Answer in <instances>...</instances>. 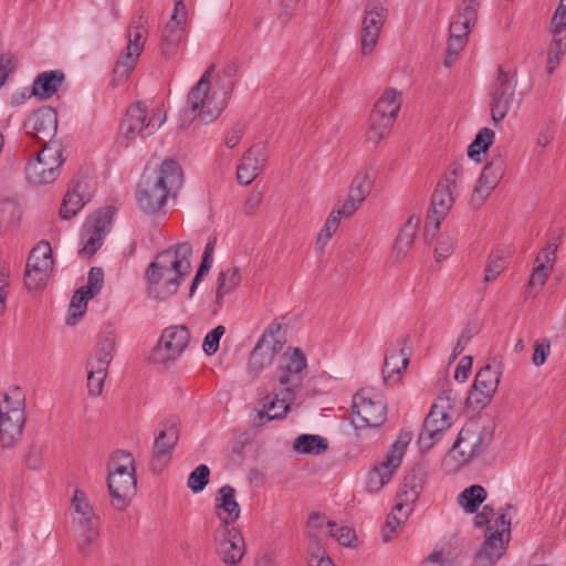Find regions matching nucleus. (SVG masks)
<instances>
[{"label": "nucleus", "mask_w": 566, "mask_h": 566, "mask_svg": "<svg viewBox=\"0 0 566 566\" xmlns=\"http://www.w3.org/2000/svg\"><path fill=\"white\" fill-rule=\"evenodd\" d=\"M191 254L192 248L188 242L159 252L145 273L148 297L165 301L176 294L184 279L190 273Z\"/></svg>", "instance_id": "nucleus-1"}, {"label": "nucleus", "mask_w": 566, "mask_h": 566, "mask_svg": "<svg viewBox=\"0 0 566 566\" xmlns=\"http://www.w3.org/2000/svg\"><path fill=\"white\" fill-rule=\"evenodd\" d=\"M184 185V170L174 158H166L155 176H143L137 185L136 200L145 213H156L169 197L176 198Z\"/></svg>", "instance_id": "nucleus-2"}, {"label": "nucleus", "mask_w": 566, "mask_h": 566, "mask_svg": "<svg viewBox=\"0 0 566 566\" xmlns=\"http://www.w3.org/2000/svg\"><path fill=\"white\" fill-rule=\"evenodd\" d=\"M107 486L115 510L124 511L136 493L135 464L129 452L116 451L107 464Z\"/></svg>", "instance_id": "nucleus-3"}, {"label": "nucleus", "mask_w": 566, "mask_h": 566, "mask_svg": "<svg viewBox=\"0 0 566 566\" xmlns=\"http://www.w3.org/2000/svg\"><path fill=\"white\" fill-rule=\"evenodd\" d=\"M25 399L19 387L4 395L0 403V446L14 449L23 436L25 424Z\"/></svg>", "instance_id": "nucleus-4"}, {"label": "nucleus", "mask_w": 566, "mask_h": 566, "mask_svg": "<svg viewBox=\"0 0 566 566\" xmlns=\"http://www.w3.org/2000/svg\"><path fill=\"white\" fill-rule=\"evenodd\" d=\"M214 69L216 65L210 64L187 95L191 118L198 117L203 124L217 119L227 105L226 93L217 98V92H210V78Z\"/></svg>", "instance_id": "nucleus-5"}, {"label": "nucleus", "mask_w": 566, "mask_h": 566, "mask_svg": "<svg viewBox=\"0 0 566 566\" xmlns=\"http://www.w3.org/2000/svg\"><path fill=\"white\" fill-rule=\"evenodd\" d=\"M214 69L216 65L210 64L187 95L191 118L198 117L203 124L217 119L227 105L226 93L217 98V92H210V78Z\"/></svg>", "instance_id": "nucleus-6"}, {"label": "nucleus", "mask_w": 566, "mask_h": 566, "mask_svg": "<svg viewBox=\"0 0 566 566\" xmlns=\"http://www.w3.org/2000/svg\"><path fill=\"white\" fill-rule=\"evenodd\" d=\"M214 69L216 65L210 64L187 95L191 118L198 117L203 124L217 119L227 105L226 93L217 98V92H210V78Z\"/></svg>", "instance_id": "nucleus-7"}, {"label": "nucleus", "mask_w": 566, "mask_h": 566, "mask_svg": "<svg viewBox=\"0 0 566 566\" xmlns=\"http://www.w3.org/2000/svg\"><path fill=\"white\" fill-rule=\"evenodd\" d=\"M164 120L165 117H161L159 108L151 109V115L149 116L145 103L136 102L130 105L119 125L120 136L125 139V146H129L137 137L145 138L153 135Z\"/></svg>", "instance_id": "nucleus-8"}, {"label": "nucleus", "mask_w": 566, "mask_h": 566, "mask_svg": "<svg viewBox=\"0 0 566 566\" xmlns=\"http://www.w3.org/2000/svg\"><path fill=\"white\" fill-rule=\"evenodd\" d=\"M147 20L143 13L135 14L128 25L127 46L119 55L113 70L114 81L124 82L134 70L138 57L140 56L147 35Z\"/></svg>", "instance_id": "nucleus-9"}, {"label": "nucleus", "mask_w": 566, "mask_h": 566, "mask_svg": "<svg viewBox=\"0 0 566 566\" xmlns=\"http://www.w3.org/2000/svg\"><path fill=\"white\" fill-rule=\"evenodd\" d=\"M400 106V93L394 88H387L376 102L370 113L369 128L366 134L368 142L377 144L384 137L388 136Z\"/></svg>", "instance_id": "nucleus-10"}, {"label": "nucleus", "mask_w": 566, "mask_h": 566, "mask_svg": "<svg viewBox=\"0 0 566 566\" xmlns=\"http://www.w3.org/2000/svg\"><path fill=\"white\" fill-rule=\"evenodd\" d=\"M504 363L499 356L488 359V363L479 369L473 386L467 397V406L483 409L492 400L503 374Z\"/></svg>", "instance_id": "nucleus-11"}, {"label": "nucleus", "mask_w": 566, "mask_h": 566, "mask_svg": "<svg viewBox=\"0 0 566 566\" xmlns=\"http://www.w3.org/2000/svg\"><path fill=\"white\" fill-rule=\"evenodd\" d=\"M517 81L502 66L497 67L490 92L491 117L494 124L500 123L509 113L515 96Z\"/></svg>", "instance_id": "nucleus-12"}, {"label": "nucleus", "mask_w": 566, "mask_h": 566, "mask_svg": "<svg viewBox=\"0 0 566 566\" xmlns=\"http://www.w3.org/2000/svg\"><path fill=\"white\" fill-rule=\"evenodd\" d=\"M63 160L61 158L60 145L42 146L34 159H31L25 167V175L29 182L33 185H45L54 181L59 176V168Z\"/></svg>", "instance_id": "nucleus-13"}, {"label": "nucleus", "mask_w": 566, "mask_h": 566, "mask_svg": "<svg viewBox=\"0 0 566 566\" xmlns=\"http://www.w3.org/2000/svg\"><path fill=\"white\" fill-rule=\"evenodd\" d=\"M306 367V356L298 347H289L280 357L277 379L290 397L302 388Z\"/></svg>", "instance_id": "nucleus-14"}, {"label": "nucleus", "mask_w": 566, "mask_h": 566, "mask_svg": "<svg viewBox=\"0 0 566 566\" xmlns=\"http://www.w3.org/2000/svg\"><path fill=\"white\" fill-rule=\"evenodd\" d=\"M411 354V339L407 334L388 344L381 370L386 386L398 384L402 371H405L409 365Z\"/></svg>", "instance_id": "nucleus-15"}, {"label": "nucleus", "mask_w": 566, "mask_h": 566, "mask_svg": "<svg viewBox=\"0 0 566 566\" xmlns=\"http://www.w3.org/2000/svg\"><path fill=\"white\" fill-rule=\"evenodd\" d=\"M189 340L190 334L187 326L177 325L165 328L150 354V360L156 364L176 360L188 347Z\"/></svg>", "instance_id": "nucleus-16"}, {"label": "nucleus", "mask_w": 566, "mask_h": 566, "mask_svg": "<svg viewBox=\"0 0 566 566\" xmlns=\"http://www.w3.org/2000/svg\"><path fill=\"white\" fill-rule=\"evenodd\" d=\"M352 410L361 421V427L378 428L387 419V405L380 395L360 389L353 398Z\"/></svg>", "instance_id": "nucleus-17"}, {"label": "nucleus", "mask_w": 566, "mask_h": 566, "mask_svg": "<svg viewBox=\"0 0 566 566\" xmlns=\"http://www.w3.org/2000/svg\"><path fill=\"white\" fill-rule=\"evenodd\" d=\"M23 127L42 146L59 145L53 140L57 130V113L53 107L42 106L33 111L24 120Z\"/></svg>", "instance_id": "nucleus-18"}, {"label": "nucleus", "mask_w": 566, "mask_h": 566, "mask_svg": "<svg viewBox=\"0 0 566 566\" xmlns=\"http://www.w3.org/2000/svg\"><path fill=\"white\" fill-rule=\"evenodd\" d=\"M388 9L380 0H367L361 25V54L368 55L378 43Z\"/></svg>", "instance_id": "nucleus-19"}, {"label": "nucleus", "mask_w": 566, "mask_h": 566, "mask_svg": "<svg viewBox=\"0 0 566 566\" xmlns=\"http://www.w3.org/2000/svg\"><path fill=\"white\" fill-rule=\"evenodd\" d=\"M506 169V156L502 151L493 154L482 169L481 176L473 189L471 205L480 207L489 198L494 188L503 178Z\"/></svg>", "instance_id": "nucleus-20"}, {"label": "nucleus", "mask_w": 566, "mask_h": 566, "mask_svg": "<svg viewBox=\"0 0 566 566\" xmlns=\"http://www.w3.org/2000/svg\"><path fill=\"white\" fill-rule=\"evenodd\" d=\"M187 9L182 0H177L170 20L161 32L160 53L165 59L174 57L185 36Z\"/></svg>", "instance_id": "nucleus-21"}, {"label": "nucleus", "mask_w": 566, "mask_h": 566, "mask_svg": "<svg viewBox=\"0 0 566 566\" xmlns=\"http://www.w3.org/2000/svg\"><path fill=\"white\" fill-rule=\"evenodd\" d=\"M510 539L504 538L499 531L486 526L484 542L475 552L473 563L475 566H494L506 552Z\"/></svg>", "instance_id": "nucleus-22"}, {"label": "nucleus", "mask_w": 566, "mask_h": 566, "mask_svg": "<svg viewBox=\"0 0 566 566\" xmlns=\"http://www.w3.org/2000/svg\"><path fill=\"white\" fill-rule=\"evenodd\" d=\"M268 161V151L264 144L251 146L242 156L237 168V179L240 184L250 185L260 174Z\"/></svg>", "instance_id": "nucleus-23"}, {"label": "nucleus", "mask_w": 566, "mask_h": 566, "mask_svg": "<svg viewBox=\"0 0 566 566\" xmlns=\"http://www.w3.org/2000/svg\"><path fill=\"white\" fill-rule=\"evenodd\" d=\"M244 539L235 526H223L222 536L218 541L217 552L227 565L238 564L244 555Z\"/></svg>", "instance_id": "nucleus-24"}, {"label": "nucleus", "mask_w": 566, "mask_h": 566, "mask_svg": "<svg viewBox=\"0 0 566 566\" xmlns=\"http://www.w3.org/2000/svg\"><path fill=\"white\" fill-rule=\"evenodd\" d=\"M179 440V421L170 418L160 423V430L155 437L153 462L168 460Z\"/></svg>", "instance_id": "nucleus-25"}, {"label": "nucleus", "mask_w": 566, "mask_h": 566, "mask_svg": "<svg viewBox=\"0 0 566 566\" xmlns=\"http://www.w3.org/2000/svg\"><path fill=\"white\" fill-rule=\"evenodd\" d=\"M449 427V416L433 405L423 421L422 430L418 438L419 447L427 450L430 449Z\"/></svg>", "instance_id": "nucleus-26"}, {"label": "nucleus", "mask_w": 566, "mask_h": 566, "mask_svg": "<svg viewBox=\"0 0 566 566\" xmlns=\"http://www.w3.org/2000/svg\"><path fill=\"white\" fill-rule=\"evenodd\" d=\"M479 8V0H463L450 22V35L468 40L469 33L476 23Z\"/></svg>", "instance_id": "nucleus-27"}, {"label": "nucleus", "mask_w": 566, "mask_h": 566, "mask_svg": "<svg viewBox=\"0 0 566 566\" xmlns=\"http://www.w3.org/2000/svg\"><path fill=\"white\" fill-rule=\"evenodd\" d=\"M295 396V394H292V396L290 397L287 395L286 389H283L282 398H279V395H275L274 398H270V396L264 397L262 399L263 408L258 412L253 426L261 427L266 421L283 419L285 415L290 411L291 405L294 401Z\"/></svg>", "instance_id": "nucleus-28"}, {"label": "nucleus", "mask_w": 566, "mask_h": 566, "mask_svg": "<svg viewBox=\"0 0 566 566\" xmlns=\"http://www.w3.org/2000/svg\"><path fill=\"white\" fill-rule=\"evenodd\" d=\"M240 513V505L235 500V490L229 484L221 486L216 496V514L222 520V525L234 526Z\"/></svg>", "instance_id": "nucleus-29"}, {"label": "nucleus", "mask_w": 566, "mask_h": 566, "mask_svg": "<svg viewBox=\"0 0 566 566\" xmlns=\"http://www.w3.org/2000/svg\"><path fill=\"white\" fill-rule=\"evenodd\" d=\"M90 198L88 182L86 180H77L63 198L60 217L64 220L72 219Z\"/></svg>", "instance_id": "nucleus-30"}, {"label": "nucleus", "mask_w": 566, "mask_h": 566, "mask_svg": "<svg viewBox=\"0 0 566 566\" xmlns=\"http://www.w3.org/2000/svg\"><path fill=\"white\" fill-rule=\"evenodd\" d=\"M422 492V478L417 470H412L410 474H407L403 479L400 492L397 494L398 502L395 505V510L401 514L403 509L409 512L412 511L411 504H413Z\"/></svg>", "instance_id": "nucleus-31"}, {"label": "nucleus", "mask_w": 566, "mask_h": 566, "mask_svg": "<svg viewBox=\"0 0 566 566\" xmlns=\"http://www.w3.org/2000/svg\"><path fill=\"white\" fill-rule=\"evenodd\" d=\"M64 80L65 75L60 70L42 72L34 78L31 94L42 101L49 99L59 91Z\"/></svg>", "instance_id": "nucleus-32"}, {"label": "nucleus", "mask_w": 566, "mask_h": 566, "mask_svg": "<svg viewBox=\"0 0 566 566\" xmlns=\"http://www.w3.org/2000/svg\"><path fill=\"white\" fill-rule=\"evenodd\" d=\"M454 203L453 189L441 184L437 185V188L431 197L430 210L428 217L434 219V224L441 223L448 216Z\"/></svg>", "instance_id": "nucleus-33"}, {"label": "nucleus", "mask_w": 566, "mask_h": 566, "mask_svg": "<svg viewBox=\"0 0 566 566\" xmlns=\"http://www.w3.org/2000/svg\"><path fill=\"white\" fill-rule=\"evenodd\" d=\"M77 532V547L83 555L90 553L91 545L98 537V522L92 516L78 517L75 520Z\"/></svg>", "instance_id": "nucleus-34"}, {"label": "nucleus", "mask_w": 566, "mask_h": 566, "mask_svg": "<svg viewBox=\"0 0 566 566\" xmlns=\"http://www.w3.org/2000/svg\"><path fill=\"white\" fill-rule=\"evenodd\" d=\"M419 224L420 218L410 216L400 229L394 244V252L397 259H403L412 248Z\"/></svg>", "instance_id": "nucleus-35"}, {"label": "nucleus", "mask_w": 566, "mask_h": 566, "mask_svg": "<svg viewBox=\"0 0 566 566\" xmlns=\"http://www.w3.org/2000/svg\"><path fill=\"white\" fill-rule=\"evenodd\" d=\"M265 345L263 339H259L250 354L247 371L252 378H256L274 360L273 352L266 349Z\"/></svg>", "instance_id": "nucleus-36"}, {"label": "nucleus", "mask_w": 566, "mask_h": 566, "mask_svg": "<svg viewBox=\"0 0 566 566\" xmlns=\"http://www.w3.org/2000/svg\"><path fill=\"white\" fill-rule=\"evenodd\" d=\"M116 346V337L113 332H108L97 343L94 357L87 361L95 368H103L107 370L108 365L113 359V352Z\"/></svg>", "instance_id": "nucleus-37"}, {"label": "nucleus", "mask_w": 566, "mask_h": 566, "mask_svg": "<svg viewBox=\"0 0 566 566\" xmlns=\"http://www.w3.org/2000/svg\"><path fill=\"white\" fill-rule=\"evenodd\" d=\"M472 440L473 437L470 436V427L462 428L449 451V454H452L459 464H465L474 459Z\"/></svg>", "instance_id": "nucleus-38"}, {"label": "nucleus", "mask_w": 566, "mask_h": 566, "mask_svg": "<svg viewBox=\"0 0 566 566\" xmlns=\"http://www.w3.org/2000/svg\"><path fill=\"white\" fill-rule=\"evenodd\" d=\"M293 449L301 454L319 455L327 451L328 442L321 436L303 433L294 440Z\"/></svg>", "instance_id": "nucleus-39"}, {"label": "nucleus", "mask_w": 566, "mask_h": 566, "mask_svg": "<svg viewBox=\"0 0 566 566\" xmlns=\"http://www.w3.org/2000/svg\"><path fill=\"white\" fill-rule=\"evenodd\" d=\"M485 499L486 490L480 484H473L458 495L457 502L464 512L473 514L478 512Z\"/></svg>", "instance_id": "nucleus-40"}, {"label": "nucleus", "mask_w": 566, "mask_h": 566, "mask_svg": "<svg viewBox=\"0 0 566 566\" xmlns=\"http://www.w3.org/2000/svg\"><path fill=\"white\" fill-rule=\"evenodd\" d=\"M398 469L392 463H387V460L385 459L382 462H380L378 465H376L367 476V489L370 492H376L380 490L385 484H387L394 472Z\"/></svg>", "instance_id": "nucleus-41"}, {"label": "nucleus", "mask_w": 566, "mask_h": 566, "mask_svg": "<svg viewBox=\"0 0 566 566\" xmlns=\"http://www.w3.org/2000/svg\"><path fill=\"white\" fill-rule=\"evenodd\" d=\"M240 270L235 266L221 271L217 282L216 303L221 306L224 295L232 292L240 283Z\"/></svg>", "instance_id": "nucleus-42"}, {"label": "nucleus", "mask_w": 566, "mask_h": 566, "mask_svg": "<svg viewBox=\"0 0 566 566\" xmlns=\"http://www.w3.org/2000/svg\"><path fill=\"white\" fill-rule=\"evenodd\" d=\"M35 265L41 269H53L54 261L52 249L48 241H40L30 252L27 265Z\"/></svg>", "instance_id": "nucleus-43"}, {"label": "nucleus", "mask_w": 566, "mask_h": 566, "mask_svg": "<svg viewBox=\"0 0 566 566\" xmlns=\"http://www.w3.org/2000/svg\"><path fill=\"white\" fill-rule=\"evenodd\" d=\"M494 132L491 128L484 127L478 132L473 142L468 147V157L480 163L481 153H485L494 140Z\"/></svg>", "instance_id": "nucleus-44"}, {"label": "nucleus", "mask_w": 566, "mask_h": 566, "mask_svg": "<svg viewBox=\"0 0 566 566\" xmlns=\"http://www.w3.org/2000/svg\"><path fill=\"white\" fill-rule=\"evenodd\" d=\"M116 209L114 207H106L92 213L85 224L84 230L90 232H96L105 235V230L111 223Z\"/></svg>", "instance_id": "nucleus-45"}, {"label": "nucleus", "mask_w": 566, "mask_h": 566, "mask_svg": "<svg viewBox=\"0 0 566 566\" xmlns=\"http://www.w3.org/2000/svg\"><path fill=\"white\" fill-rule=\"evenodd\" d=\"M507 265V256L505 255V251L503 249L493 250L484 270V279L485 283L493 282L506 268Z\"/></svg>", "instance_id": "nucleus-46"}, {"label": "nucleus", "mask_w": 566, "mask_h": 566, "mask_svg": "<svg viewBox=\"0 0 566 566\" xmlns=\"http://www.w3.org/2000/svg\"><path fill=\"white\" fill-rule=\"evenodd\" d=\"M411 440L412 432L406 429H401L397 440L392 443L389 453L385 458L387 463H392L399 468L406 453L407 447Z\"/></svg>", "instance_id": "nucleus-47"}, {"label": "nucleus", "mask_w": 566, "mask_h": 566, "mask_svg": "<svg viewBox=\"0 0 566 566\" xmlns=\"http://www.w3.org/2000/svg\"><path fill=\"white\" fill-rule=\"evenodd\" d=\"M21 211L17 201L3 199L0 201V232L20 221Z\"/></svg>", "instance_id": "nucleus-48"}, {"label": "nucleus", "mask_w": 566, "mask_h": 566, "mask_svg": "<svg viewBox=\"0 0 566 566\" xmlns=\"http://www.w3.org/2000/svg\"><path fill=\"white\" fill-rule=\"evenodd\" d=\"M90 298H92V296L85 294L84 287H80L75 291L69 306V315L65 322L67 325H74L78 322L87 308V301Z\"/></svg>", "instance_id": "nucleus-49"}, {"label": "nucleus", "mask_w": 566, "mask_h": 566, "mask_svg": "<svg viewBox=\"0 0 566 566\" xmlns=\"http://www.w3.org/2000/svg\"><path fill=\"white\" fill-rule=\"evenodd\" d=\"M470 436L473 437L472 449H474V459L480 457L490 447L493 441L494 430L492 427L471 428Z\"/></svg>", "instance_id": "nucleus-50"}, {"label": "nucleus", "mask_w": 566, "mask_h": 566, "mask_svg": "<svg viewBox=\"0 0 566 566\" xmlns=\"http://www.w3.org/2000/svg\"><path fill=\"white\" fill-rule=\"evenodd\" d=\"M52 270L41 269L35 265H27L24 273V285L29 291L41 290L45 286Z\"/></svg>", "instance_id": "nucleus-51"}, {"label": "nucleus", "mask_w": 566, "mask_h": 566, "mask_svg": "<svg viewBox=\"0 0 566 566\" xmlns=\"http://www.w3.org/2000/svg\"><path fill=\"white\" fill-rule=\"evenodd\" d=\"M373 181L368 172H359L355 176L349 188L350 199H356L363 203L366 196L371 191Z\"/></svg>", "instance_id": "nucleus-52"}, {"label": "nucleus", "mask_w": 566, "mask_h": 566, "mask_svg": "<svg viewBox=\"0 0 566 566\" xmlns=\"http://www.w3.org/2000/svg\"><path fill=\"white\" fill-rule=\"evenodd\" d=\"M87 367V390L90 396L97 397L102 394L104 380L107 370L103 368H95L93 365L86 364Z\"/></svg>", "instance_id": "nucleus-53"}, {"label": "nucleus", "mask_w": 566, "mask_h": 566, "mask_svg": "<svg viewBox=\"0 0 566 566\" xmlns=\"http://www.w3.org/2000/svg\"><path fill=\"white\" fill-rule=\"evenodd\" d=\"M209 467L200 464L189 474L187 485L193 493H199L203 491L209 483Z\"/></svg>", "instance_id": "nucleus-54"}, {"label": "nucleus", "mask_w": 566, "mask_h": 566, "mask_svg": "<svg viewBox=\"0 0 566 566\" xmlns=\"http://www.w3.org/2000/svg\"><path fill=\"white\" fill-rule=\"evenodd\" d=\"M465 161V158L461 156L460 158L453 160L448 171L443 175V178L438 184H441L443 186H448L451 189H455L458 186V182L461 180L463 176V164Z\"/></svg>", "instance_id": "nucleus-55"}, {"label": "nucleus", "mask_w": 566, "mask_h": 566, "mask_svg": "<svg viewBox=\"0 0 566 566\" xmlns=\"http://www.w3.org/2000/svg\"><path fill=\"white\" fill-rule=\"evenodd\" d=\"M327 527L329 535L335 538L340 545L352 546L353 542L356 539V533L354 528L349 526H340L333 521L327 522Z\"/></svg>", "instance_id": "nucleus-56"}, {"label": "nucleus", "mask_w": 566, "mask_h": 566, "mask_svg": "<svg viewBox=\"0 0 566 566\" xmlns=\"http://www.w3.org/2000/svg\"><path fill=\"white\" fill-rule=\"evenodd\" d=\"M339 217L335 214V209L329 213L328 218L325 221L324 227L319 231L317 239H316V245H318L321 249H323L329 239L333 237V234L337 231L339 227Z\"/></svg>", "instance_id": "nucleus-57"}, {"label": "nucleus", "mask_w": 566, "mask_h": 566, "mask_svg": "<svg viewBox=\"0 0 566 566\" xmlns=\"http://www.w3.org/2000/svg\"><path fill=\"white\" fill-rule=\"evenodd\" d=\"M224 333L226 327L223 325H218L205 336L202 343V350L206 355L212 356L218 352L220 339L224 335Z\"/></svg>", "instance_id": "nucleus-58"}, {"label": "nucleus", "mask_w": 566, "mask_h": 566, "mask_svg": "<svg viewBox=\"0 0 566 566\" xmlns=\"http://www.w3.org/2000/svg\"><path fill=\"white\" fill-rule=\"evenodd\" d=\"M104 234L85 231L83 229L82 239L84 240V247L80 251V254L93 256L97 250L102 247L104 241Z\"/></svg>", "instance_id": "nucleus-59"}, {"label": "nucleus", "mask_w": 566, "mask_h": 566, "mask_svg": "<svg viewBox=\"0 0 566 566\" xmlns=\"http://www.w3.org/2000/svg\"><path fill=\"white\" fill-rule=\"evenodd\" d=\"M104 272L102 268L94 266L88 272L87 284L84 287L86 295L94 297L97 295L103 286Z\"/></svg>", "instance_id": "nucleus-60"}, {"label": "nucleus", "mask_w": 566, "mask_h": 566, "mask_svg": "<svg viewBox=\"0 0 566 566\" xmlns=\"http://www.w3.org/2000/svg\"><path fill=\"white\" fill-rule=\"evenodd\" d=\"M457 238L453 234H442L438 239L437 247L434 249V259L440 262L447 259L454 250Z\"/></svg>", "instance_id": "nucleus-61"}, {"label": "nucleus", "mask_w": 566, "mask_h": 566, "mask_svg": "<svg viewBox=\"0 0 566 566\" xmlns=\"http://www.w3.org/2000/svg\"><path fill=\"white\" fill-rule=\"evenodd\" d=\"M557 242L555 239L547 241L546 247L539 251L535 259V265H543L546 269H552L556 260Z\"/></svg>", "instance_id": "nucleus-62"}, {"label": "nucleus", "mask_w": 566, "mask_h": 566, "mask_svg": "<svg viewBox=\"0 0 566 566\" xmlns=\"http://www.w3.org/2000/svg\"><path fill=\"white\" fill-rule=\"evenodd\" d=\"M311 541L317 546L315 551L308 556V566H334L332 558L326 554L325 549L318 544L317 536L314 533L308 534Z\"/></svg>", "instance_id": "nucleus-63"}, {"label": "nucleus", "mask_w": 566, "mask_h": 566, "mask_svg": "<svg viewBox=\"0 0 566 566\" xmlns=\"http://www.w3.org/2000/svg\"><path fill=\"white\" fill-rule=\"evenodd\" d=\"M551 32L563 34L566 32V0H560L551 21Z\"/></svg>", "instance_id": "nucleus-64"}]
</instances>
